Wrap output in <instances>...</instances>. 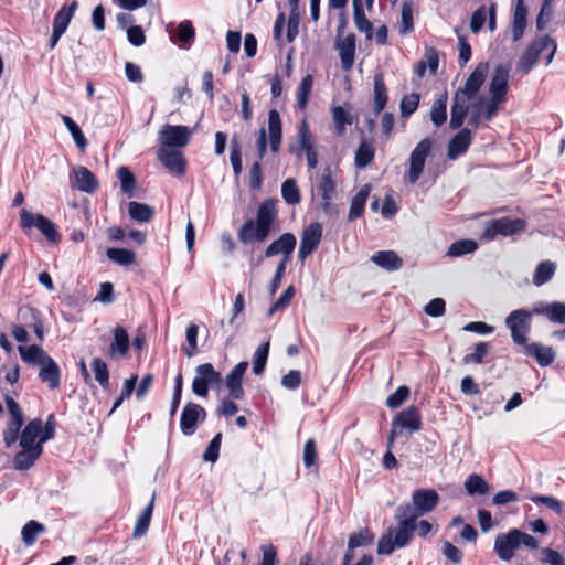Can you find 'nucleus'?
<instances>
[{
  "mask_svg": "<svg viewBox=\"0 0 565 565\" xmlns=\"http://www.w3.org/2000/svg\"><path fill=\"white\" fill-rule=\"evenodd\" d=\"M488 71V63H479L475 71L467 78L465 86L455 93L449 122V127L451 129H457L462 126L463 120L469 113L470 102L476 97L480 87L484 83Z\"/></svg>",
  "mask_w": 565,
  "mask_h": 565,
  "instance_id": "obj_1",
  "label": "nucleus"
},
{
  "mask_svg": "<svg viewBox=\"0 0 565 565\" xmlns=\"http://www.w3.org/2000/svg\"><path fill=\"white\" fill-rule=\"evenodd\" d=\"M395 518L398 525L390 527L379 541L377 554L380 555H390L396 547H405L413 537L417 515H412V507L409 504L399 505Z\"/></svg>",
  "mask_w": 565,
  "mask_h": 565,
  "instance_id": "obj_2",
  "label": "nucleus"
},
{
  "mask_svg": "<svg viewBox=\"0 0 565 565\" xmlns=\"http://www.w3.org/2000/svg\"><path fill=\"white\" fill-rule=\"evenodd\" d=\"M522 546L529 550H537L540 542L525 532L511 529L507 533H499L495 536L493 548L501 561L509 562L513 558L515 551Z\"/></svg>",
  "mask_w": 565,
  "mask_h": 565,
  "instance_id": "obj_3",
  "label": "nucleus"
},
{
  "mask_svg": "<svg viewBox=\"0 0 565 565\" xmlns=\"http://www.w3.org/2000/svg\"><path fill=\"white\" fill-rule=\"evenodd\" d=\"M337 192V183L331 175L329 168L324 169L312 185V199L318 201L317 207L326 215H337L339 210L331 201Z\"/></svg>",
  "mask_w": 565,
  "mask_h": 565,
  "instance_id": "obj_4",
  "label": "nucleus"
},
{
  "mask_svg": "<svg viewBox=\"0 0 565 565\" xmlns=\"http://www.w3.org/2000/svg\"><path fill=\"white\" fill-rule=\"evenodd\" d=\"M543 51H548L546 64H550L556 52V43L548 35L539 36L531 42L518 62V70L522 73H529Z\"/></svg>",
  "mask_w": 565,
  "mask_h": 565,
  "instance_id": "obj_5",
  "label": "nucleus"
},
{
  "mask_svg": "<svg viewBox=\"0 0 565 565\" xmlns=\"http://www.w3.org/2000/svg\"><path fill=\"white\" fill-rule=\"evenodd\" d=\"M20 226L22 230L36 227L51 243H57L61 235L55 224L42 214H33L25 209L20 211Z\"/></svg>",
  "mask_w": 565,
  "mask_h": 565,
  "instance_id": "obj_6",
  "label": "nucleus"
},
{
  "mask_svg": "<svg viewBox=\"0 0 565 565\" xmlns=\"http://www.w3.org/2000/svg\"><path fill=\"white\" fill-rule=\"evenodd\" d=\"M422 420L419 412L416 407L409 406L403 412L398 413L392 423V429L388 436V447L392 446L395 438L403 434L404 430L415 433L420 429Z\"/></svg>",
  "mask_w": 565,
  "mask_h": 565,
  "instance_id": "obj_7",
  "label": "nucleus"
},
{
  "mask_svg": "<svg viewBox=\"0 0 565 565\" xmlns=\"http://www.w3.org/2000/svg\"><path fill=\"white\" fill-rule=\"evenodd\" d=\"M196 376L192 382V391L195 395L206 397L209 387L220 385L222 383V375L215 371L211 363H203L195 369Z\"/></svg>",
  "mask_w": 565,
  "mask_h": 565,
  "instance_id": "obj_8",
  "label": "nucleus"
},
{
  "mask_svg": "<svg viewBox=\"0 0 565 565\" xmlns=\"http://www.w3.org/2000/svg\"><path fill=\"white\" fill-rule=\"evenodd\" d=\"M431 147L433 141L429 138H425L412 151L407 173V180L411 184H415L419 180L425 168L426 159L431 151Z\"/></svg>",
  "mask_w": 565,
  "mask_h": 565,
  "instance_id": "obj_9",
  "label": "nucleus"
},
{
  "mask_svg": "<svg viewBox=\"0 0 565 565\" xmlns=\"http://www.w3.org/2000/svg\"><path fill=\"white\" fill-rule=\"evenodd\" d=\"M531 317L532 313L524 309L514 310L507 317L505 324L516 344H525L531 327Z\"/></svg>",
  "mask_w": 565,
  "mask_h": 565,
  "instance_id": "obj_10",
  "label": "nucleus"
},
{
  "mask_svg": "<svg viewBox=\"0 0 565 565\" xmlns=\"http://www.w3.org/2000/svg\"><path fill=\"white\" fill-rule=\"evenodd\" d=\"M191 136V130L186 126H172L164 125L160 129V147L182 148L188 145Z\"/></svg>",
  "mask_w": 565,
  "mask_h": 565,
  "instance_id": "obj_11",
  "label": "nucleus"
},
{
  "mask_svg": "<svg viewBox=\"0 0 565 565\" xmlns=\"http://www.w3.org/2000/svg\"><path fill=\"white\" fill-rule=\"evenodd\" d=\"M525 222L521 218L502 217L489 222L486 226L483 236L487 239H493L497 235L509 236L522 231Z\"/></svg>",
  "mask_w": 565,
  "mask_h": 565,
  "instance_id": "obj_12",
  "label": "nucleus"
},
{
  "mask_svg": "<svg viewBox=\"0 0 565 565\" xmlns=\"http://www.w3.org/2000/svg\"><path fill=\"white\" fill-rule=\"evenodd\" d=\"M277 211H276V204L274 200H265L258 207L257 211V217H256V225L258 226L257 230V241L258 242H265L266 238L269 235L271 225L274 221L276 220Z\"/></svg>",
  "mask_w": 565,
  "mask_h": 565,
  "instance_id": "obj_13",
  "label": "nucleus"
},
{
  "mask_svg": "<svg viewBox=\"0 0 565 565\" xmlns=\"http://www.w3.org/2000/svg\"><path fill=\"white\" fill-rule=\"evenodd\" d=\"M205 409L195 403H188L181 414L180 428L185 436H191L196 430V425L205 419Z\"/></svg>",
  "mask_w": 565,
  "mask_h": 565,
  "instance_id": "obj_14",
  "label": "nucleus"
},
{
  "mask_svg": "<svg viewBox=\"0 0 565 565\" xmlns=\"http://www.w3.org/2000/svg\"><path fill=\"white\" fill-rule=\"evenodd\" d=\"M414 508L412 515H419L433 511L439 502V494L433 489H417L412 494Z\"/></svg>",
  "mask_w": 565,
  "mask_h": 565,
  "instance_id": "obj_15",
  "label": "nucleus"
},
{
  "mask_svg": "<svg viewBox=\"0 0 565 565\" xmlns=\"http://www.w3.org/2000/svg\"><path fill=\"white\" fill-rule=\"evenodd\" d=\"M70 183L72 188L89 194L94 193L99 185L97 178L83 166H76L72 169Z\"/></svg>",
  "mask_w": 565,
  "mask_h": 565,
  "instance_id": "obj_16",
  "label": "nucleus"
},
{
  "mask_svg": "<svg viewBox=\"0 0 565 565\" xmlns=\"http://www.w3.org/2000/svg\"><path fill=\"white\" fill-rule=\"evenodd\" d=\"M321 237L322 226L319 223H312L303 230L298 252V257L301 262L317 249Z\"/></svg>",
  "mask_w": 565,
  "mask_h": 565,
  "instance_id": "obj_17",
  "label": "nucleus"
},
{
  "mask_svg": "<svg viewBox=\"0 0 565 565\" xmlns=\"http://www.w3.org/2000/svg\"><path fill=\"white\" fill-rule=\"evenodd\" d=\"M296 244V236L291 233H285L266 248L265 257H273L281 254L282 259L280 263L287 264L291 257Z\"/></svg>",
  "mask_w": 565,
  "mask_h": 565,
  "instance_id": "obj_18",
  "label": "nucleus"
},
{
  "mask_svg": "<svg viewBox=\"0 0 565 565\" xmlns=\"http://www.w3.org/2000/svg\"><path fill=\"white\" fill-rule=\"evenodd\" d=\"M158 159L171 173L177 175L184 174L185 162L179 150L160 147L158 150Z\"/></svg>",
  "mask_w": 565,
  "mask_h": 565,
  "instance_id": "obj_19",
  "label": "nucleus"
},
{
  "mask_svg": "<svg viewBox=\"0 0 565 565\" xmlns=\"http://www.w3.org/2000/svg\"><path fill=\"white\" fill-rule=\"evenodd\" d=\"M248 367L246 361L239 362L235 367L226 375L225 384L230 393V397L234 399H242L244 397V390L242 385L243 376Z\"/></svg>",
  "mask_w": 565,
  "mask_h": 565,
  "instance_id": "obj_20",
  "label": "nucleus"
},
{
  "mask_svg": "<svg viewBox=\"0 0 565 565\" xmlns=\"http://www.w3.org/2000/svg\"><path fill=\"white\" fill-rule=\"evenodd\" d=\"M42 430L43 422L41 418L30 420L20 435V447L25 448L26 446L33 447L36 445L43 446L44 441H41Z\"/></svg>",
  "mask_w": 565,
  "mask_h": 565,
  "instance_id": "obj_21",
  "label": "nucleus"
},
{
  "mask_svg": "<svg viewBox=\"0 0 565 565\" xmlns=\"http://www.w3.org/2000/svg\"><path fill=\"white\" fill-rule=\"evenodd\" d=\"M509 81V67L505 65H499L495 67L491 83H490V97L495 99L505 100Z\"/></svg>",
  "mask_w": 565,
  "mask_h": 565,
  "instance_id": "obj_22",
  "label": "nucleus"
},
{
  "mask_svg": "<svg viewBox=\"0 0 565 565\" xmlns=\"http://www.w3.org/2000/svg\"><path fill=\"white\" fill-rule=\"evenodd\" d=\"M335 49L339 52L342 68L344 71H350L353 66L355 56V35L350 33L345 38L338 40Z\"/></svg>",
  "mask_w": 565,
  "mask_h": 565,
  "instance_id": "obj_23",
  "label": "nucleus"
},
{
  "mask_svg": "<svg viewBox=\"0 0 565 565\" xmlns=\"http://www.w3.org/2000/svg\"><path fill=\"white\" fill-rule=\"evenodd\" d=\"M43 452V446L36 445L33 447L21 448V450L13 458V467L17 470H28L40 458Z\"/></svg>",
  "mask_w": 565,
  "mask_h": 565,
  "instance_id": "obj_24",
  "label": "nucleus"
},
{
  "mask_svg": "<svg viewBox=\"0 0 565 565\" xmlns=\"http://www.w3.org/2000/svg\"><path fill=\"white\" fill-rule=\"evenodd\" d=\"M39 377L42 382L47 383L50 388H58L61 383V372L58 365L51 356L44 360L40 365Z\"/></svg>",
  "mask_w": 565,
  "mask_h": 565,
  "instance_id": "obj_25",
  "label": "nucleus"
},
{
  "mask_svg": "<svg viewBox=\"0 0 565 565\" xmlns=\"http://www.w3.org/2000/svg\"><path fill=\"white\" fill-rule=\"evenodd\" d=\"M282 139L281 119L277 110L271 109L268 114V140L273 152H277L280 148Z\"/></svg>",
  "mask_w": 565,
  "mask_h": 565,
  "instance_id": "obj_26",
  "label": "nucleus"
},
{
  "mask_svg": "<svg viewBox=\"0 0 565 565\" xmlns=\"http://www.w3.org/2000/svg\"><path fill=\"white\" fill-rule=\"evenodd\" d=\"M471 143V132L469 129H461L448 143L447 156L454 160L462 154Z\"/></svg>",
  "mask_w": 565,
  "mask_h": 565,
  "instance_id": "obj_27",
  "label": "nucleus"
},
{
  "mask_svg": "<svg viewBox=\"0 0 565 565\" xmlns=\"http://www.w3.org/2000/svg\"><path fill=\"white\" fill-rule=\"evenodd\" d=\"M525 353L533 356L543 367L551 365L556 355L552 347H545L541 343H531L525 345Z\"/></svg>",
  "mask_w": 565,
  "mask_h": 565,
  "instance_id": "obj_28",
  "label": "nucleus"
},
{
  "mask_svg": "<svg viewBox=\"0 0 565 565\" xmlns=\"http://www.w3.org/2000/svg\"><path fill=\"white\" fill-rule=\"evenodd\" d=\"M371 184H364L359 192L352 198L348 220L350 222L361 217L364 213L366 200L371 193Z\"/></svg>",
  "mask_w": 565,
  "mask_h": 565,
  "instance_id": "obj_29",
  "label": "nucleus"
},
{
  "mask_svg": "<svg viewBox=\"0 0 565 565\" xmlns=\"http://www.w3.org/2000/svg\"><path fill=\"white\" fill-rule=\"evenodd\" d=\"M371 260L388 271L397 270L403 266V259L393 250L376 252Z\"/></svg>",
  "mask_w": 565,
  "mask_h": 565,
  "instance_id": "obj_30",
  "label": "nucleus"
},
{
  "mask_svg": "<svg viewBox=\"0 0 565 565\" xmlns=\"http://www.w3.org/2000/svg\"><path fill=\"white\" fill-rule=\"evenodd\" d=\"M129 350V337L124 327H116L114 329V340L110 344V356L113 359L122 358Z\"/></svg>",
  "mask_w": 565,
  "mask_h": 565,
  "instance_id": "obj_31",
  "label": "nucleus"
},
{
  "mask_svg": "<svg viewBox=\"0 0 565 565\" xmlns=\"http://www.w3.org/2000/svg\"><path fill=\"white\" fill-rule=\"evenodd\" d=\"M527 9L522 0H518L512 20V39L514 42L519 41L526 28Z\"/></svg>",
  "mask_w": 565,
  "mask_h": 565,
  "instance_id": "obj_32",
  "label": "nucleus"
},
{
  "mask_svg": "<svg viewBox=\"0 0 565 565\" xmlns=\"http://www.w3.org/2000/svg\"><path fill=\"white\" fill-rule=\"evenodd\" d=\"M533 313L546 316L555 323L565 324V303L555 301L546 306L536 307Z\"/></svg>",
  "mask_w": 565,
  "mask_h": 565,
  "instance_id": "obj_33",
  "label": "nucleus"
},
{
  "mask_svg": "<svg viewBox=\"0 0 565 565\" xmlns=\"http://www.w3.org/2000/svg\"><path fill=\"white\" fill-rule=\"evenodd\" d=\"M78 7L77 1H73L70 6H63L55 14L53 20V30L64 33Z\"/></svg>",
  "mask_w": 565,
  "mask_h": 565,
  "instance_id": "obj_34",
  "label": "nucleus"
},
{
  "mask_svg": "<svg viewBox=\"0 0 565 565\" xmlns=\"http://www.w3.org/2000/svg\"><path fill=\"white\" fill-rule=\"evenodd\" d=\"M18 350L21 359L29 364L41 365L44 360L50 356L40 345L36 344H32L28 348L19 345Z\"/></svg>",
  "mask_w": 565,
  "mask_h": 565,
  "instance_id": "obj_35",
  "label": "nucleus"
},
{
  "mask_svg": "<svg viewBox=\"0 0 565 565\" xmlns=\"http://www.w3.org/2000/svg\"><path fill=\"white\" fill-rule=\"evenodd\" d=\"M156 493H152L149 504L145 508L141 514L138 516L132 536L135 539L141 537L146 534L149 529L153 507H154Z\"/></svg>",
  "mask_w": 565,
  "mask_h": 565,
  "instance_id": "obj_36",
  "label": "nucleus"
},
{
  "mask_svg": "<svg viewBox=\"0 0 565 565\" xmlns=\"http://www.w3.org/2000/svg\"><path fill=\"white\" fill-rule=\"evenodd\" d=\"M353 4V20L356 29L366 34L367 39L372 38L373 25L370 20L365 17L362 1L361 0H352Z\"/></svg>",
  "mask_w": 565,
  "mask_h": 565,
  "instance_id": "obj_37",
  "label": "nucleus"
},
{
  "mask_svg": "<svg viewBox=\"0 0 565 565\" xmlns=\"http://www.w3.org/2000/svg\"><path fill=\"white\" fill-rule=\"evenodd\" d=\"M332 120L334 122V131L338 136H342L347 125H352L354 117L342 106H333L331 108Z\"/></svg>",
  "mask_w": 565,
  "mask_h": 565,
  "instance_id": "obj_38",
  "label": "nucleus"
},
{
  "mask_svg": "<svg viewBox=\"0 0 565 565\" xmlns=\"http://www.w3.org/2000/svg\"><path fill=\"white\" fill-rule=\"evenodd\" d=\"M387 102V89L384 83V77L382 73H377L374 76V111L375 114H380Z\"/></svg>",
  "mask_w": 565,
  "mask_h": 565,
  "instance_id": "obj_39",
  "label": "nucleus"
},
{
  "mask_svg": "<svg viewBox=\"0 0 565 565\" xmlns=\"http://www.w3.org/2000/svg\"><path fill=\"white\" fill-rule=\"evenodd\" d=\"M19 317L24 321H26L28 319L31 320L29 326L33 329L38 339L40 341H42L43 337H44V331H43V323L39 317V312L35 309L26 306V307L20 308Z\"/></svg>",
  "mask_w": 565,
  "mask_h": 565,
  "instance_id": "obj_40",
  "label": "nucleus"
},
{
  "mask_svg": "<svg viewBox=\"0 0 565 565\" xmlns=\"http://www.w3.org/2000/svg\"><path fill=\"white\" fill-rule=\"evenodd\" d=\"M128 213L132 220L147 223L153 217L154 212L151 206L132 201L128 204Z\"/></svg>",
  "mask_w": 565,
  "mask_h": 565,
  "instance_id": "obj_41",
  "label": "nucleus"
},
{
  "mask_svg": "<svg viewBox=\"0 0 565 565\" xmlns=\"http://www.w3.org/2000/svg\"><path fill=\"white\" fill-rule=\"evenodd\" d=\"M447 94L440 95L433 104L430 119L436 127H440L447 119Z\"/></svg>",
  "mask_w": 565,
  "mask_h": 565,
  "instance_id": "obj_42",
  "label": "nucleus"
},
{
  "mask_svg": "<svg viewBox=\"0 0 565 565\" xmlns=\"http://www.w3.org/2000/svg\"><path fill=\"white\" fill-rule=\"evenodd\" d=\"M465 489L470 495L487 494L490 486L481 476L472 473L466 479Z\"/></svg>",
  "mask_w": 565,
  "mask_h": 565,
  "instance_id": "obj_43",
  "label": "nucleus"
},
{
  "mask_svg": "<svg viewBox=\"0 0 565 565\" xmlns=\"http://www.w3.org/2000/svg\"><path fill=\"white\" fill-rule=\"evenodd\" d=\"M281 196L287 204L300 203V191L295 179H287L281 184Z\"/></svg>",
  "mask_w": 565,
  "mask_h": 565,
  "instance_id": "obj_44",
  "label": "nucleus"
},
{
  "mask_svg": "<svg viewBox=\"0 0 565 565\" xmlns=\"http://www.w3.org/2000/svg\"><path fill=\"white\" fill-rule=\"evenodd\" d=\"M106 255L111 262L121 266H129L136 262V254L125 248H108Z\"/></svg>",
  "mask_w": 565,
  "mask_h": 565,
  "instance_id": "obj_45",
  "label": "nucleus"
},
{
  "mask_svg": "<svg viewBox=\"0 0 565 565\" xmlns=\"http://www.w3.org/2000/svg\"><path fill=\"white\" fill-rule=\"evenodd\" d=\"M555 268V264L550 260L540 263L533 276V284L535 286H542L551 280L554 276Z\"/></svg>",
  "mask_w": 565,
  "mask_h": 565,
  "instance_id": "obj_46",
  "label": "nucleus"
},
{
  "mask_svg": "<svg viewBox=\"0 0 565 565\" xmlns=\"http://www.w3.org/2000/svg\"><path fill=\"white\" fill-rule=\"evenodd\" d=\"M374 153V147L366 141H362L355 152V166L358 168H365L373 161Z\"/></svg>",
  "mask_w": 565,
  "mask_h": 565,
  "instance_id": "obj_47",
  "label": "nucleus"
},
{
  "mask_svg": "<svg viewBox=\"0 0 565 565\" xmlns=\"http://www.w3.org/2000/svg\"><path fill=\"white\" fill-rule=\"evenodd\" d=\"M45 532V526L36 521H29L22 529V540L25 545L34 544L39 534Z\"/></svg>",
  "mask_w": 565,
  "mask_h": 565,
  "instance_id": "obj_48",
  "label": "nucleus"
},
{
  "mask_svg": "<svg viewBox=\"0 0 565 565\" xmlns=\"http://www.w3.org/2000/svg\"><path fill=\"white\" fill-rule=\"evenodd\" d=\"M477 247V243L472 239H460L449 246L447 255L450 257H459L475 252Z\"/></svg>",
  "mask_w": 565,
  "mask_h": 565,
  "instance_id": "obj_49",
  "label": "nucleus"
},
{
  "mask_svg": "<svg viewBox=\"0 0 565 565\" xmlns=\"http://www.w3.org/2000/svg\"><path fill=\"white\" fill-rule=\"evenodd\" d=\"M24 420H13L10 419L7 424V427L3 430V443L7 448H10L13 444H15L20 438V430Z\"/></svg>",
  "mask_w": 565,
  "mask_h": 565,
  "instance_id": "obj_50",
  "label": "nucleus"
},
{
  "mask_svg": "<svg viewBox=\"0 0 565 565\" xmlns=\"http://www.w3.org/2000/svg\"><path fill=\"white\" fill-rule=\"evenodd\" d=\"M62 120L72 135L76 146L81 150H84L87 147V140L78 125L70 116L66 115H62Z\"/></svg>",
  "mask_w": 565,
  "mask_h": 565,
  "instance_id": "obj_51",
  "label": "nucleus"
},
{
  "mask_svg": "<svg viewBox=\"0 0 565 565\" xmlns=\"http://www.w3.org/2000/svg\"><path fill=\"white\" fill-rule=\"evenodd\" d=\"M92 370L94 372L95 380L103 388L107 390L109 387V372L107 364L100 358H95L92 361Z\"/></svg>",
  "mask_w": 565,
  "mask_h": 565,
  "instance_id": "obj_52",
  "label": "nucleus"
},
{
  "mask_svg": "<svg viewBox=\"0 0 565 565\" xmlns=\"http://www.w3.org/2000/svg\"><path fill=\"white\" fill-rule=\"evenodd\" d=\"M373 540L374 534L370 530L364 529L349 536L348 547L349 550H355L358 547L367 546Z\"/></svg>",
  "mask_w": 565,
  "mask_h": 565,
  "instance_id": "obj_53",
  "label": "nucleus"
},
{
  "mask_svg": "<svg viewBox=\"0 0 565 565\" xmlns=\"http://www.w3.org/2000/svg\"><path fill=\"white\" fill-rule=\"evenodd\" d=\"M268 353L269 342H266L256 349L253 358V372L256 375H260L264 372Z\"/></svg>",
  "mask_w": 565,
  "mask_h": 565,
  "instance_id": "obj_54",
  "label": "nucleus"
},
{
  "mask_svg": "<svg viewBox=\"0 0 565 565\" xmlns=\"http://www.w3.org/2000/svg\"><path fill=\"white\" fill-rule=\"evenodd\" d=\"M312 85L313 79L311 75H307L301 79L300 85L297 89V104L300 109H303L307 106L308 98L312 89Z\"/></svg>",
  "mask_w": 565,
  "mask_h": 565,
  "instance_id": "obj_55",
  "label": "nucleus"
},
{
  "mask_svg": "<svg viewBox=\"0 0 565 565\" xmlns=\"http://www.w3.org/2000/svg\"><path fill=\"white\" fill-rule=\"evenodd\" d=\"M117 177L120 180L122 192L131 196L136 188V180L134 174L127 167H120L117 170Z\"/></svg>",
  "mask_w": 565,
  "mask_h": 565,
  "instance_id": "obj_56",
  "label": "nucleus"
},
{
  "mask_svg": "<svg viewBox=\"0 0 565 565\" xmlns=\"http://www.w3.org/2000/svg\"><path fill=\"white\" fill-rule=\"evenodd\" d=\"M198 331L199 328L195 323H190L186 328L185 339L188 342V348H184L183 351L188 358H192L198 351Z\"/></svg>",
  "mask_w": 565,
  "mask_h": 565,
  "instance_id": "obj_57",
  "label": "nucleus"
},
{
  "mask_svg": "<svg viewBox=\"0 0 565 565\" xmlns=\"http://www.w3.org/2000/svg\"><path fill=\"white\" fill-rule=\"evenodd\" d=\"M257 230L258 226L253 220H248L244 223V225L238 231V238L243 244H248L253 239L257 241Z\"/></svg>",
  "mask_w": 565,
  "mask_h": 565,
  "instance_id": "obj_58",
  "label": "nucleus"
},
{
  "mask_svg": "<svg viewBox=\"0 0 565 565\" xmlns=\"http://www.w3.org/2000/svg\"><path fill=\"white\" fill-rule=\"evenodd\" d=\"M419 104V95L412 93L403 97L401 102V115L402 117H409L417 109Z\"/></svg>",
  "mask_w": 565,
  "mask_h": 565,
  "instance_id": "obj_59",
  "label": "nucleus"
},
{
  "mask_svg": "<svg viewBox=\"0 0 565 565\" xmlns=\"http://www.w3.org/2000/svg\"><path fill=\"white\" fill-rule=\"evenodd\" d=\"M408 395L409 388L405 385H402L387 397L386 406L393 409L397 408L407 399Z\"/></svg>",
  "mask_w": 565,
  "mask_h": 565,
  "instance_id": "obj_60",
  "label": "nucleus"
},
{
  "mask_svg": "<svg viewBox=\"0 0 565 565\" xmlns=\"http://www.w3.org/2000/svg\"><path fill=\"white\" fill-rule=\"evenodd\" d=\"M488 11L484 6L479 7L470 18L469 28L472 33H478L487 21Z\"/></svg>",
  "mask_w": 565,
  "mask_h": 565,
  "instance_id": "obj_61",
  "label": "nucleus"
},
{
  "mask_svg": "<svg viewBox=\"0 0 565 565\" xmlns=\"http://www.w3.org/2000/svg\"><path fill=\"white\" fill-rule=\"evenodd\" d=\"M505 100L502 99H495L494 97H489V99H486L483 97V104H482V115L483 119L491 120L497 114L500 108V106Z\"/></svg>",
  "mask_w": 565,
  "mask_h": 565,
  "instance_id": "obj_62",
  "label": "nucleus"
},
{
  "mask_svg": "<svg viewBox=\"0 0 565 565\" xmlns=\"http://www.w3.org/2000/svg\"><path fill=\"white\" fill-rule=\"evenodd\" d=\"M299 23H300V12L299 11H290L287 22V41L289 43L294 42L299 33Z\"/></svg>",
  "mask_w": 565,
  "mask_h": 565,
  "instance_id": "obj_63",
  "label": "nucleus"
},
{
  "mask_svg": "<svg viewBox=\"0 0 565 565\" xmlns=\"http://www.w3.org/2000/svg\"><path fill=\"white\" fill-rule=\"evenodd\" d=\"M488 354V343L480 342L475 347L472 353L466 354L462 359L463 363H476L480 364L483 362V358Z\"/></svg>",
  "mask_w": 565,
  "mask_h": 565,
  "instance_id": "obj_64",
  "label": "nucleus"
}]
</instances>
